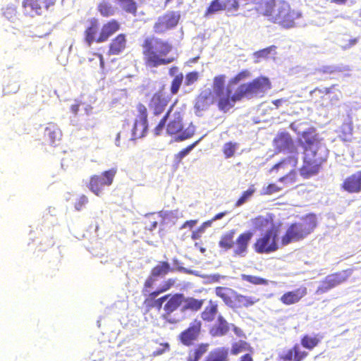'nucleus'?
<instances>
[{
    "label": "nucleus",
    "mask_w": 361,
    "mask_h": 361,
    "mask_svg": "<svg viewBox=\"0 0 361 361\" xmlns=\"http://www.w3.org/2000/svg\"><path fill=\"white\" fill-rule=\"evenodd\" d=\"M279 228L271 227L256 239L253 244L254 250L259 254H269L276 251L279 249Z\"/></svg>",
    "instance_id": "obj_8"
},
{
    "label": "nucleus",
    "mask_w": 361,
    "mask_h": 361,
    "mask_svg": "<svg viewBox=\"0 0 361 361\" xmlns=\"http://www.w3.org/2000/svg\"><path fill=\"white\" fill-rule=\"evenodd\" d=\"M298 164V158L296 157H288L282 159L280 162L274 165L271 171H276L282 169L283 171L289 170V172L279 179L280 182L286 183H293L296 181L295 167Z\"/></svg>",
    "instance_id": "obj_12"
},
{
    "label": "nucleus",
    "mask_w": 361,
    "mask_h": 361,
    "mask_svg": "<svg viewBox=\"0 0 361 361\" xmlns=\"http://www.w3.org/2000/svg\"><path fill=\"white\" fill-rule=\"evenodd\" d=\"M202 138H200L197 141L194 142L191 145H188L187 147L183 149L180 150L178 153L175 154L174 159L177 164H179L181 162L182 159L188 155L190 152L199 143V142L201 140Z\"/></svg>",
    "instance_id": "obj_41"
},
{
    "label": "nucleus",
    "mask_w": 361,
    "mask_h": 361,
    "mask_svg": "<svg viewBox=\"0 0 361 361\" xmlns=\"http://www.w3.org/2000/svg\"><path fill=\"white\" fill-rule=\"evenodd\" d=\"M341 188L343 190L350 193H359L361 192V170L358 171L345 178Z\"/></svg>",
    "instance_id": "obj_19"
},
{
    "label": "nucleus",
    "mask_w": 361,
    "mask_h": 361,
    "mask_svg": "<svg viewBox=\"0 0 361 361\" xmlns=\"http://www.w3.org/2000/svg\"><path fill=\"white\" fill-rule=\"evenodd\" d=\"M149 126H151L150 121H147V114H139L135 121L133 128V138L139 139L143 137L147 132Z\"/></svg>",
    "instance_id": "obj_22"
},
{
    "label": "nucleus",
    "mask_w": 361,
    "mask_h": 361,
    "mask_svg": "<svg viewBox=\"0 0 361 361\" xmlns=\"http://www.w3.org/2000/svg\"><path fill=\"white\" fill-rule=\"evenodd\" d=\"M16 8L13 5H8L3 9L4 16L11 23H15L18 19Z\"/></svg>",
    "instance_id": "obj_44"
},
{
    "label": "nucleus",
    "mask_w": 361,
    "mask_h": 361,
    "mask_svg": "<svg viewBox=\"0 0 361 361\" xmlns=\"http://www.w3.org/2000/svg\"><path fill=\"white\" fill-rule=\"evenodd\" d=\"M228 351L225 348H219L210 353L209 357L212 361H228Z\"/></svg>",
    "instance_id": "obj_39"
},
{
    "label": "nucleus",
    "mask_w": 361,
    "mask_h": 361,
    "mask_svg": "<svg viewBox=\"0 0 361 361\" xmlns=\"http://www.w3.org/2000/svg\"><path fill=\"white\" fill-rule=\"evenodd\" d=\"M166 104V99H161L159 95H154L151 101V105L154 106V113H161L164 111V106Z\"/></svg>",
    "instance_id": "obj_42"
},
{
    "label": "nucleus",
    "mask_w": 361,
    "mask_h": 361,
    "mask_svg": "<svg viewBox=\"0 0 361 361\" xmlns=\"http://www.w3.org/2000/svg\"><path fill=\"white\" fill-rule=\"evenodd\" d=\"M71 111L73 113H77L78 111H88L90 106L85 104H82V103L78 104V103L75 102V104H72L71 105Z\"/></svg>",
    "instance_id": "obj_56"
},
{
    "label": "nucleus",
    "mask_w": 361,
    "mask_h": 361,
    "mask_svg": "<svg viewBox=\"0 0 361 361\" xmlns=\"http://www.w3.org/2000/svg\"><path fill=\"white\" fill-rule=\"evenodd\" d=\"M98 31L99 26L97 20L95 19H92L90 21V26L86 29L85 32V40L89 47L91 46L93 42H97V38H96V36L97 35Z\"/></svg>",
    "instance_id": "obj_30"
},
{
    "label": "nucleus",
    "mask_w": 361,
    "mask_h": 361,
    "mask_svg": "<svg viewBox=\"0 0 361 361\" xmlns=\"http://www.w3.org/2000/svg\"><path fill=\"white\" fill-rule=\"evenodd\" d=\"M264 15L274 23L289 28L298 24L296 20L300 18L301 13L291 10L286 1L270 0L265 4Z\"/></svg>",
    "instance_id": "obj_4"
},
{
    "label": "nucleus",
    "mask_w": 361,
    "mask_h": 361,
    "mask_svg": "<svg viewBox=\"0 0 361 361\" xmlns=\"http://www.w3.org/2000/svg\"><path fill=\"white\" fill-rule=\"evenodd\" d=\"M121 2V7L128 13H135L136 11V4L133 0H118Z\"/></svg>",
    "instance_id": "obj_48"
},
{
    "label": "nucleus",
    "mask_w": 361,
    "mask_h": 361,
    "mask_svg": "<svg viewBox=\"0 0 361 361\" xmlns=\"http://www.w3.org/2000/svg\"><path fill=\"white\" fill-rule=\"evenodd\" d=\"M183 73H180V74L176 75V77L173 78L172 83H171V92L173 94H175L178 92L179 88L183 83Z\"/></svg>",
    "instance_id": "obj_47"
},
{
    "label": "nucleus",
    "mask_w": 361,
    "mask_h": 361,
    "mask_svg": "<svg viewBox=\"0 0 361 361\" xmlns=\"http://www.w3.org/2000/svg\"><path fill=\"white\" fill-rule=\"evenodd\" d=\"M159 114H154L150 119L151 126H154V135L157 136L162 132L166 123V131L169 135H176L175 141H183L193 136L195 134V126L190 125L183 130V124L182 118L176 114H165L161 118H159Z\"/></svg>",
    "instance_id": "obj_3"
},
{
    "label": "nucleus",
    "mask_w": 361,
    "mask_h": 361,
    "mask_svg": "<svg viewBox=\"0 0 361 361\" xmlns=\"http://www.w3.org/2000/svg\"><path fill=\"white\" fill-rule=\"evenodd\" d=\"M253 236V233L247 231L240 233L234 241L233 255L234 257H245L248 251L249 243Z\"/></svg>",
    "instance_id": "obj_17"
},
{
    "label": "nucleus",
    "mask_w": 361,
    "mask_h": 361,
    "mask_svg": "<svg viewBox=\"0 0 361 361\" xmlns=\"http://www.w3.org/2000/svg\"><path fill=\"white\" fill-rule=\"evenodd\" d=\"M99 10L101 14L104 16H109L114 13V8L107 2H102L99 6Z\"/></svg>",
    "instance_id": "obj_46"
},
{
    "label": "nucleus",
    "mask_w": 361,
    "mask_h": 361,
    "mask_svg": "<svg viewBox=\"0 0 361 361\" xmlns=\"http://www.w3.org/2000/svg\"><path fill=\"white\" fill-rule=\"evenodd\" d=\"M358 42V39L357 38H354V39H351L349 40V42L346 44H341V46L342 47V48L343 49H350V47H353L354 45H355Z\"/></svg>",
    "instance_id": "obj_60"
},
{
    "label": "nucleus",
    "mask_w": 361,
    "mask_h": 361,
    "mask_svg": "<svg viewBox=\"0 0 361 361\" xmlns=\"http://www.w3.org/2000/svg\"><path fill=\"white\" fill-rule=\"evenodd\" d=\"M198 78V73L197 72H191L186 75L184 85L190 86L192 85Z\"/></svg>",
    "instance_id": "obj_55"
},
{
    "label": "nucleus",
    "mask_w": 361,
    "mask_h": 361,
    "mask_svg": "<svg viewBox=\"0 0 361 361\" xmlns=\"http://www.w3.org/2000/svg\"><path fill=\"white\" fill-rule=\"evenodd\" d=\"M334 87H330V88H326V87H323V88H316L314 89L313 91H312L310 92L311 94V96L312 98H314V97H322L323 95H326V94H331L333 93L332 90H333Z\"/></svg>",
    "instance_id": "obj_52"
},
{
    "label": "nucleus",
    "mask_w": 361,
    "mask_h": 361,
    "mask_svg": "<svg viewBox=\"0 0 361 361\" xmlns=\"http://www.w3.org/2000/svg\"><path fill=\"white\" fill-rule=\"evenodd\" d=\"M169 349V345L166 343L163 344V348L157 349L152 353V356L156 357L161 355Z\"/></svg>",
    "instance_id": "obj_59"
},
{
    "label": "nucleus",
    "mask_w": 361,
    "mask_h": 361,
    "mask_svg": "<svg viewBox=\"0 0 361 361\" xmlns=\"http://www.w3.org/2000/svg\"><path fill=\"white\" fill-rule=\"evenodd\" d=\"M255 189L254 186L252 185L247 190L244 191L241 196L238 198L235 204V207H238L243 205L245 202H246L254 194Z\"/></svg>",
    "instance_id": "obj_45"
},
{
    "label": "nucleus",
    "mask_w": 361,
    "mask_h": 361,
    "mask_svg": "<svg viewBox=\"0 0 361 361\" xmlns=\"http://www.w3.org/2000/svg\"><path fill=\"white\" fill-rule=\"evenodd\" d=\"M235 233V230H231L228 232L221 235L219 242V245L224 250H228L234 246V235Z\"/></svg>",
    "instance_id": "obj_33"
},
{
    "label": "nucleus",
    "mask_w": 361,
    "mask_h": 361,
    "mask_svg": "<svg viewBox=\"0 0 361 361\" xmlns=\"http://www.w3.org/2000/svg\"><path fill=\"white\" fill-rule=\"evenodd\" d=\"M238 143L227 142L223 145L222 152L226 159H229L235 155V151L238 148Z\"/></svg>",
    "instance_id": "obj_40"
},
{
    "label": "nucleus",
    "mask_w": 361,
    "mask_h": 361,
    "mask_svg": "<svg viewBox=\"0 0 361 361\" xmlns=\"http://www.w3.org/2000/svg\"><path fill=\"white\" fill-rule=\"evenodd\" d=\"M217 313L218 305L216 302L210 300L200 314L201 319L205 322H212L214 320Z\"/></svg>",
    "instance_id": "obj_27"
},
{
    "label": "nucleus",
    "mask_w": 361,
    "mask_h": 361,
    "mask_svg": "<svg viewBox=\"0 0 361 361\" xmlns=\"http://www.w3.org/2000/svg\"><path fill=\"white\" fill-rule=\"evenodd\" d=\"M157 279L151 274H149V276L146 279L143 283V286L142 288V294L144 296H146L147 293L149 292L150 289L154 288L156 284Z\"/></svg>",
    "instance_id": "obj_43"
},
{
    "label": "nucleus",
    "mask_w": 361,
    "mask_h": 361,
    "mask_svg": "<svg viewBox=\"0 0 361 361\" xmlns=\"http://www.w3.org/2000/svg\"><path fill=\"white\" fill-rule=\"evenodd\" d=\"M250 75V73L247 71H244L238 73L234 78H233L229 81V85H236L240 82L241 80L247 78Z\"/></svg>",
    "instance_id": "obj_54"
},
{
    "label": "nucleus",
    "mask_w": 361,
    "mask_h": 361,
    "mask_svg": "<svg viewBox=\"0 0 361 361\" xmlns=\"http://www.w3.org/2000/svg\"><path fill=\"white\" fill-rule=\"evenodd\" d=\"M168 298L167 294L164 295L157 299L155 300V306L154 308H157L158 310H161L162 307L164 302H166Z\"/></svg>",
    "instance_id": "obj_58"
},
{
    "label": "nucleus",
    "mask_w": 361,
    "mask_h": 361,
    "mask_svg": "<svg viewBox=\"0 0 361 361\" xmlns=\"http://www.w3.org/2000/svg\"><path fill=\"white\" fill-rule=\"evenodd\" d=\"M178 67H172L169 70V75L172 77H176V75H178Z\"/></svg>",
    "instance_id": "obj_64"
},
{
    "label": "nucleus",
    "mask_w": 361,
    "mask_h": 361,
    "mask_svg": "<svg viewBox=\"0 0 361 361\" xmlns=\"http://www.w3.org/2000/svg\"><path fill=\"white\" fill-rule=\"evenodd\" d=\"M251 221L254 228L257 231L268 230L272 226H276L271 219L264 216H258Z\"/></svg>",
    "instance_id": "obj_29"
},
{
    "label": "nucleus",
    "mask_w": 361,
    "mask_h": 361,
    "mask_svg": "<svg viewBox=\"0 0 361 361\" xmlns=\"http://www.w3.org/2000/svg\"><path fill=\"white\" fill-rule=\"evenodd\" d=\"M197 223V220H189V221H186L182 226V228H193L196 224Z\"/></svg>",
    "instance_id": "obj_61"
},
{
    "label": "nucleus",
    "mask_w": 361,
    "mask_h": 361,
    "mask_svg": "<svg viewBox=\"0 0 361 361\" xmlns=\"http://www.w3.org/2000/svg\"><path fill=\"white\" fill-rule=\"evenodd\" d=\"M248 352V353H253V348L250 344L245 341L240 340L232 344L231 353L233 355H237L243 352Z\"/></svg>",
    "instance_id": "obj_36"
},
{
    "label": "nucleus",
    "mask_w": 361,
    "mask_h": 361,
    "mask_svg": "<svg viewBox=\"0 0 361 361\" xmlns=\"http://www.w3.org/2000/svg\"><path fill=\"white\" fill-rule=\"evenodd\" d=\"M88 202V197L85 195H81L75 200L74 207L77 211H80L85 207Z\"/></svg>",
    "instance_id": "obj_53"
},
{
    "label": "nucleus",
    "mask_w": 361,
    "mask_h": 361,
    "mask_svg": "<svg viewBox=\"0 0 361 361\" xmlns=\"http://www.w3.org/2000/svg\"><path fill=\"white\" fill-rule=\"evenodd\" d=\"M231 86L228 85L225 91L224 75H219L214 79L213 90L218 98L219 109L224 112L229 111L236 102L243 99L263 97L271 89V82L268 78L259 77L250 82L240 85L233 94Z\"/></svg>",
    "instance_id": "obj_1"
},
{
    "label": "nucleus",
    "mask_w": 361,
    "mask_h": 361,
    "mask_svg": "<svg viewBox=\"0 0 361 361\" xmlns=\"http://www.w3.org/2000/svg\"><path fill=\"white\" fill-rule=\"evenodd\" d=\"M119 28V24L116 20H112L103 25L101 32L97 39V42L101 43L116 32Z\"/></svg>",
    "instance_id": "obj_25"
},
{
    "label": "nucleus",
    "mask_w": 361,
    "mask_h": 361,
    "mask_svg": "<svg viewBox=\"0 0 361 361\" xmlns=\"http://www.w3.org/2000/svg\"><path fill=\"white\" fill-rule=\"evenodd\" d=\"M252 354V353H246V354L242 355L240 357L239 361H254Z\"/></svg>",
    "instance_id": "obj_63"
},
{
    "label": "nucleus",
    "mask_w": 361,
    "mask_h": 361,
    "mask_svg": "<svg viewBox=\"0 0 361 361\" xmlns=\"http://www.w3.org/2000/svg\"><path fill=\"white\" fill-rule=\"evenodd\" d=\"M173 271L169 262L166 261H160L150 271V274L157 279L164 278L168 274Z\"/></svg>",
    "instance_id": "obj_26"
},
{
    "label": "nucleus",
    "mask_w": 361,
    "mask_h": 361,
    "mask_svg": "<svg viewBox=\"0 0 361 361\" xmlns=\"http://www.w3.org/2000/svg\"><path fill=\"white\" fill-rule=\"evenodd\" d=\"M163 212L146 214L142 221L143 229L146 235H153V232L159 226L165 224V216Z\"/></svg>",
    "instance_id": "obj_16"
},
{
    "label": "nucleus",
    "mask_w": 361,
    "mask_h": 361,
    "mask_svg": "<svg viewBox=\"0 0 361 361\" xmlns=\"http://www.w3.org/2000/svg\"><path fill=\"white\" fill-rule=\"evenodd\" d=\"M240 0H224V10H226L228 12H234L238 11L239 8V2Z\"/></svg>",
    "instance_id": "obj_49"
},
{
    "label": "nucleus",
    "mask_w": 361,
    "mask_h": 361,
    "mask_svg": "<svg viewBox=\"0 0 361 361\" xmlns=\"http://www.w3.org/2000/svg\"><path fill=\"white\" fill-rule=\"evenodd\" d=\"M352 274L351 269H345L326 276L317 287L316 293L323 294L346 281Z\"/></svg>",
    "instance_id": "obj_11"
},
{
    "label": "nucleus",
    "mask_w": 361,
    "mask_h": 361,
    "mask_svg": "<svg viewBox=\"0 0 361 361\" xmlns=\"http://www.w3.org/2000/svg\"><path fill=\"white\" fill-rule=\"evenodd\" d=\"M224 10L223 1L214 0L207 8V13H214L219 11Z\"/></svg>",
    "instance_id": "obj_51"
},
{
    "label": "nucleus",
    "mask_w": 361,
    "mask_h": 361,
    "mask_svg": "<svg viewBox=\"0 0 361 361\" xmlns=\"http://www.w3.org/2000/svg\"><path fill=\"white\" fill-rule=\"evenodd\" d=\"M283 187H280L276 183H270L267 186L263 188L261 193L263 195H271L281 191Z\"/></svg>",
    "instance_id": "obj_50"
},
{
    "label": "nucleus",
    "mask_w": 361,
    "mask_h": 361,
    "mask_svg": "<svg viewBox=\"0 0 361 361\" xmlns=\"http://www.w3.org/2000/svg\"><path fill=\"white\" fill-rule=\"evenodd\" d=\"M215 294L221 298L224 302L232 309L249 307L257 303L259 299L238 293L235 290L222 286L215 288Z\"/></svg>",
    "instance_id": "obj_7"
},
{
    "label": "nucleus",
    "mask_w": 361,
    "mask_h": 361,
    "mask_svg": "<svg viewBox=\"0 0 361 361\" xmlns=\"http://www.w3.org/2000/svg\"><path fill=\"white\" fill-rule=\"evenodd\" d=\"M183 300L181 306V310L183 312H197L202 308L204 302L202 299L199 300L193 297H185L184 295Z\"/></svg>",
    "instance_id": "obj_24"
},
{
    "label": "nucleus",
    "mask_w": 361,
    "mask_h": 361,
    "mask_svg": "<svg viewBox=\"0 0 361 361\" xmlns=\"http://www.w3.org/2000/svg\"><path fill=\"white\" fill-rule=\"evenodd\" d=\"M178 18L173 13L160 16L154 26V30L157 33H162L176 25Z\"/></svg>",
    "instance_id": "obj_21"
},
{
    "label": "nucleus",
    "mask_w": 361,
    "mask_h": 361,
    "mask_svg": "<svg viewBox=\"0 0 361 361\" xmlns=\"http://www.w3.org/2000/svg\"><path fill=\"white\" fill-rule=\"evenodd\" d=\"M308 355V353L302 350L299 344L295 343L291 348L285 350L279 355L281 361H302Z\"/></svg>",
    "instance_id": "obj_18"
},
{
    "label": "nucleus",
    "mask_w": 361,
    "mask_h": 361,
    "mask_svg": "<svg viewBox=\"0 0 361 361\" xmlns=\"http://www.w3.org/2000/svg\"><path fill=\"white\" fill-rule=\"evenodd\" d=\"M203 231L202 228H199L198 229L192 231L191 238L193 240H197L200 238V233Z\"/></svg>",
    "instance_id": "obj_62"
},
{
    "label": "nucleus",
    "mask_w": 361,
    "mask_h": 361,
    "mask_svg": "<svg viewBox=\"0 0 361 361\" xmlns=\"http://www.w3.org/2000/svg\"><path fill=\"white\" fill-rule=\"evenodd\" d=\"M117 170L112 168L104 171L99 175H93L90 178L88 183L89 190L97 196H100L105 187H109L113 183Z\"/></svg>",
    "instance_id": "obj_9"
},
{
    "label": "nucleus",
    "mask_w": 361,
    "mask_h": 361,
    "mask_svg": "<svg viewBox=\"0 0 361 361\" xmlns=\"http://www.w3.org/2000/svg\"><path fill=\"white\" fill-rule=\"evenodd\" d=\"M272 144L276 152H297L295 142L288 132L279 133L274 138Z\"/></svg>",
    "instance_id": "obj_13"
},
{
    "label": "nucleus",
    "mask_w": 361,
    "mask_h": 361,
    "mask_svg": "<svg viewBox=\"0 0 361 361\" xmlns=\"http://www.w3.org/2000/svg\"><path fill=\"white\" fill-rule=\"evenodd\" d=\"M230 331V325L226 319L219 314L216 323L209 329L212 336L220 337L226 335Z\"/></svg>",
    "instance_id": "obj_23"
},
{
    "label": "nucleus",
    "mask_w": 361,
    "mask_h": 361,
    "mask_svg": "<svg viewBox=\"0 0 361 361\" xmlns=\"http://www.w3.org/2000/svg\"><path fill=\"white\" fill-rule=\"evenodd\" d=\"M317 226V219L314 214H308L300 218L298 221L290 224L281 238L282 245L291 243L299 242L307 237Z\"/></svg>",
    "instance_id": "obj_6"
},
{
    "label": "nucleus",
    "mask_w": 361,
    "mask_h": 361,
    "mask_svg": "<svg viewBox=\"0 0 361 361\" xmlns=\"http://www.w3.org/2000/svg\"><path fill=\"white\" fill-rule=\"evenodd\" d=\"M299 142L304 154L300 173L304 178H310L320 171L322 165L327 161L329 150L314 128H309L303 131Z\"/></svg>",
    "instance_id": "obj_2"
},
{
    "label": "nucleus",
    "mask_w": 361,
    "mask_h": 361,
    "mask_svg": "<svg viewBox=\"0 0 361 361\" xmlns=\"http://www.w3.org/2000/svg\"><path fill=\"white\" fill-rule=\"evenodd\" d=\"M56 0H24L23 6L25 13L34 16L41 15L44 10H48L54 5Z\"/></svg>",
    "instance_id": "obj_15"
},
{
    "label": "nucleus",
    "mask_w": 361,
    "mask_h": 361,
    "mask_svg": "<svg viewBox=\"0 0 361 361\" xmlns=\"http://www.w3.org/2000/svg\"><path fill=\"white\" fill-rule=\"evenodd\" d=\"M307 294V289L302 286L295 290L284 293L279 300L285 305H291L299 302Z\"/></svg>",
    "instance_id": "obj_20"
},
{
    "label": "nucleus",
    "mask_w": 361,
    "mask_h": 361,
    "mask_svg": "<svg viewBox=\"0 0 361 361\" xmlns=\"http://www.w3.org/2000/svg\"><path fill=\"white\" fill-rule=\"evenodd\" d=\"M142 47L143 54L149 66L157 67L173 61V58H164L171 51V46L161 39L147 38Z\"/></svg>",
    "instance_id": "obj_5"
},
{
    "label": "nucleus",
    "mask_w": 361,
    "mask_h": 361,
    "mask_svg": "<svg viewBox=\"0 0 361 361\" xmlns=\"http://www.w3.org/2000/svg\"><path fill=\"white\" fill-rule=\"evenodd\" d=\"M207 343H200L195 348L189 351L187 361H199L208 350Z\"/></svg>",
    "instance_id": "obj_34"
},
{
    "label": "nucleus",
    "mask_w": 361,
    "mask_h": 361,
    "mask_svg": "<svg viewBox=\"0 0 361 361\" xmlns=\"http://www.w3.org/2000/svg\"><path fill=\"white\" fill-rule=\"evenodd\" d=\"M167 296L168 298L163 307L164 313L161 315V319L164 322V325H175L180 320L172 313L182 306L183 293L167 294Z\"/></svg>",
    "instance_id": "obj_10"
},
{
    "label": "nucleus",
    "mask_w": 361,
    "mask_h": 361,
    "mask_svg": "<svg viewBox=\"0 0 361 361\" xmlns=\"http://www.w3.org/2000/svg\"><path fill=\"white\" fill-rule=\"evenodd\" d=\"M44 135L49 139L51 145H56L61 140L62 134L56 126L51 124L45 128Z\"/></svg>",
    "instance_id": "obj_32"
},
{
    "label": "nucleus",
    "mask_w": 361,
    "mask_h": 361,
    "mask_svg": "<svg viewBox=\"0 0 361 361\" xmlns=\"http://www.w3.org/2000/svg\"><path fill=\"white\" fill-rule=\"evenodd\" d=\"M126 37L124 35H119L110 44L109 52L111 54H120L126 47Z\"/></svg>",
    "instance_id": "obj_35"
},
{
    "label": "nucleus",
    "mask_w": 361,
    "mask_h": 361,
    "mask_svg": "<svg viewBox=\"0 0 361 361\" xmlns=\"http://www.w3.org/2000/svg\"><path fill=\"white\" fill-rule=\"evenodd\" d=\"M240 279L242 281L255 286H267L269 284V281L267 279L259 276L242 274L240 275Z\"/></svg>",
    "instance_id": "obj_38"
},
{
    "label": "nucleus",
    "mask_w": 361,
    "mask_h": 361,
    "mask_svg": "<svg viewBox=\"0 0 361 361\" xmlns=\"http://www.w3.org/2000/svg\"><path fill=\"white\" fill-rule=\"evenodd\" d=\"M276 54V47L274 45L270 46L265 49L255 51L253 54V59L255 63H259L261 59H267L269 56H275Z\"/></svg>",
    "instance_id": "obj_37"
},
{
    "label": "nucleus",
    "mask_w": 361,
    "mask_h": 361,
    "mask_svg": "<svg viewBox=\"0 0 361 361\" xmlns=\"http://www.w3.org/2000/svg\"><path fill=\"white\" fill-rule=\"evenodd\" d=\"M145 298L143 302V305L146 308L147 311H149L150 310H152V308L154 307V306H155L154 303H155L156 299L151 298L147 296H145Z\"/></svg>",
    "instance_id": "obj_57"
},
{
    "label": "nucleus",
    "mask_w": 361,
    "mask_h": 361,
    "mask_svg": "<svg viewBox=\"0 0 361 361\" xmlns=\"http://www.w3.org/2000/svg\"><path fill=\"white\" fill-rule=\"evenodd\" d=\"M201 329L202 322L198 319H194L188 327L180 334V341L186 346L192 345L199 337Z\"/></svg>",
    "instance_id": "obj_14"
},
{
    "label": "nucleus",
    "mask_w": 361,
    "mask_h": 361,
    "mask_svg": "<svg viewBox=\"0 0 361 361\" xmlns=\"http://www.w3.org/2000/svg\"><path fill=\"white\" fill-rule=\"evenodd\" d=\"M322 338V336L319 334H314L312 336L305 334L301 338L300 343L302 347L311 350L319 344Z\"/></svg>",
    "instance_id": "obj_28"
},
{
    "label": "nucleus",
    "mask_w": 361,
    "mask_h": 361,
    "mask_svg": "<svg viewBox=\"0 0 361 361\" xmlns=\"http://www.w3.org/2000/svg\"><path fill=\"white\" fill-rule=\"evenodd\" d=\"M176 283V279L169 278L164 281L162 284L159 288H157L154 291H149L146 296L149 297L151 298L157 299L156 298L159 295L170 290L173 286H175Z\"/></svg>",
    "instance_id": "obj_31"
}]
</instances>
